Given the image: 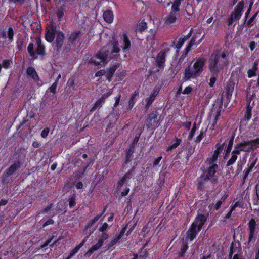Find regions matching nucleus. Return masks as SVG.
<instances>
[{
    "label": "nucleus",
    "mask_w": 259,
    "mask_h": 259,
    "mask_svg": "<svg viewBox=\"0 0 259 259\" xmlns=\"http://www.w3.org/2000/svg\"><path fill=\"white\" fill-rule=\"evenodd\" d=\"M183 0H174L171 7V10L168 15L164 18L165 23L169 24L174 23L179 16L180 6Z\"/></svg>",
    "instance_id": "39448f33"
},
{
    "label": "nucleus",
    "mask_w": 259,
    "mask_h": 259,
    "mask_svg": "<svg viewBox=\"0 0 259 259\" xmlns=\"http://www.w3.org/2000/svg\"><path fill=\"white\" fill-rule=\"evenodd\" d=\"M103 245V243H101V241H98L97 243L95 245H93L88 251V252L90 253H92L94 251L97 250L99 249Z\"/></svg>",
    "instance_id": "473e14b6"
},
{
    "label": "nucleus",
    "mask_w": 259,
    "mask_h": 259,
    "mask_svg": "<svg viewBox=\"0 0 259 259\" xmlns=\"http://www.w3.org/2000/svg\"><path fill=\"white\" fill-rule=\"evenodd\" d=\"M10 2H13L17 4L22 5L26 1V0H9Z\"/></svg>",
    "instance_id": "5fc2aeb1"
},
{
    "label": "nucleus",
    "mask_w": 259,
    "mask_h": 259,
    "mask_svg": "<svg viewBox=\"0 0 259 259\" xmlns=\"http://www.w3.org/2000/svg\"><path fill=\"white\" fill-rule=\"evenodd\" d=\"M103 17L105 22L108 23H111L114 18L113 12L110 10L104 11L103 14Z\"/></svg>",
    "instance_id": "2eb2a0df"
},
{
    "label": "nucleus",
    "mask_w": 259,
    "mask_h": 259,
    "mask_svg": "<svg viewBox=\"0 0 259 259\" xmlns=\"http://www.w3.org/2000/svg\"><path fill=\"white\" fill-rule=\"evenodd\" d=\"M108 237V235L106 233H103L101 235L99 241H101V243H103L104 240H106Z\"/></svg>",
    "instance_id": "3c124183"
},
{
    "label": "nucleus",
    "mask_w": 259,
    "mask_h": 259,
    "mask_svg": "<svg viewBox=\"0 0 259 259\" xmlns=\"http://www.w3.org/2000/svg\"><path fill=\"white\" fill-rule=\"evenodd\" d=\"M138 95H139V93L138 92H136V91H135L132 95V96L131 97V98H130V100L129 102H128V109L130 110H131L133 108V106H134V104H135V103L136 102V99L135 98H136V97L137 96H138Z\"/></svg>",
    "instance_id": "bb28decb"
},
{
    "label": "nucleus",
    "mask_w": 259,
    "mask_h": 259,
    "mask_svg": "<svg viewBox=\"0 0 259 259\" xmlns=\"http://www.w3.org/2000/svg\"><path fill=\"white\" fill-rule=\"evenodd\" d=\"M27 51L29 54V55L36 59L37 56L36 53L34 51V44L33 43H30L27 47Z\"/></svg>",
    "instance_id": "c756f323"
},
{
    "label": "nucleus",
    "mask_w": 259,
    "mask_h": 259,
    "mask_svg": "<svg viewBox=\"0 0 259 259\" xmlns=\"http://www.w3.org/2000/svg\"><path fill=\"white\" fill-rule=\"evenodd\" d=\"M123 43L124 46L122 47V49L124 51L126 50L127 49H129L131 47V41L126 34H123Z\"/></svg>",
    "instance_id": "393cba45"
},
{
    "label": "nucleus",
    "mask_w": 259,
    "mask_h": 259,
    "mask_svg": "<svg viewBox=\"0 0 259 259\" xmlns=\"http://www.w3.org/2000/svg\"><path fill=\"white\" fill-rule=\"evenodd\" d=\"M256 42L251 41L249 44V48L251 51H253L256 47Z\"/></svg>",
    "instance_id": "338daca9"
},
{
    "label": "nucleus",
    "mask_w": 259,
    "mask_h": 259,
    "mask_svg": "<svg viewBox=\"0 0 259 259\" xmlns=\"http://www.w3.org/2000/svg\"><path fill=\"white\" fill-rule=\"evenodd\" d=\"M138 141L139 137H135L131 146H133L135 148V146L137 144Z\"/></svg>",
    "instance_id": "0e129e2a"
},
{
    "label": "nucleus",
    "mask_w": 259,
    "mask_h": 259,
    "mask_svg": "<svg viewBox=\"0 0 259 259\" xmlns=\"http://www.w3.org/2000/svg\"><path fill=\"white\" fill-rule=\"evenodd\" d=\"M192 91V88L190 86H188L185 88V89L183 91L182 93L183 94H189Z\"/></svg>",
    "instance_id": "603ef678"
},
{
    "label": "nucleus",
    "mask_w": 259,
    "mask_h": 259,
    "mask_svg": "<svg viewBox=\"0 0 259 259\" xmlns=\"http://www.w3.org/2000/svg\"><path fill=\"white\" fill-rule=\"evenodd\" d=\"M185 41L182 38H180L178 40H174L172 42V44L171 46H174L175 48L177 49H180L184 44Z\"/></svg>",
    "instance_id": "2f4dec72"
},
{
    "label": "nucleus",
    "mask_w": 259,
    "mask_h": 259,
    "mask_svg": "<svg viewBox=\"0 0 259 259\" xmlns=\"http://www.w3.org/2000/svg\"><path fill=\"white\" fill-rule=\"evenodd\" d=\"M227 196H223L220 200H219L217 203L215 204L214 206V208L216 210H218L221 205H222V203L225 201V200L226 199Z\"/></svg>",
    "instance_id": "58836bf2"
},
{
    "label": "nucleus",
    "mask_w": 259,
    "mask_h": 259,
    "mask_svg": "<svg viewBox=\"0 0 259 259\" xmlns=\"http://www.w3.org/2000/svg\"><path fill=\"white\" fill-rule=\"evenodd\" d=\"M53 237H51L50 239H48L46 242L45 243L42 245L41 246V248H45L46 247V246H48V245L51 242V241L52 240Z\"/></svg>",
    "instance_id": "13d9d810"
},
{
    "label": "nucleus",
    "mask_w": 259,
    "mask_h": 259,
    "mask_svg": "<svg viewBox=\"0 0 259 259\" xmlns=\"http://www.w3.org/2000/svg\"><path fill=\"white\" fill-rule=\"evenodd\" d=\"M206 221V217L203 214H198L186 232V238L191 241L194 240L201 230L202 226Z\"/></svg>",
    "instance_id": "20e7f679"
},
{
    "label": "nucleus",
    "mask_w": 259,
    "mask_h": 259,
    "mask_svg": "<svg viewBox=\"0 0 259 259\" xmlns=\"http://www.w3.org/2000/svg\"><path fill=\"white\" fill-rule=\"evenodd\" d=\"M7 35L8 36L9 41L12 42L13 40V37L14 35V32L13 30L12 27H9L8 30V33Z\"/></svg>",
    "instance_id": "79ce46f5"
},
{
    "label": "nucleus",
    "mask_w": 259,
    "mask_h": 259,
    "mask_svg": "<svg viewBox=\"0 0 259 259\" xmlns=\"http://www.w3.org/2000/svg\"><path fill=\"white\" fill-rule=\"evenodd\" d=\"M19 163H14L7 170V174L8 175H10L13 174L19 167L18 164Z\"/></svg>",
    "instance_id": "c9c22d12"
},
{
    "label": "nucleus",
    "mask_w": 259,
    "mask_h": 259,
    "mask_svg": "<svg viewBox=\"0 0 259 259\" xmlns=\"http://www.w3.org/2000/svg\"><path fill=\"white\" fill-rule=\"evenodd\" d=\"M56 32V30L55 26H52L48 28L46 32V40L49 42H52L54 39Z\"/></svg>",
    "instance_id": "4468645a"
},
{
    "label": "nucleus",
    "mask_w": 259,
    "mask_h": 259,
    "mask_svg": "<svg viewBox=\"0 0 259 259\" xmlns=\"http://www.w3.org/2000/svg\"><path fill=\"white\" fill-rule=\"evenodd\" d=\"M64 38L65 36L63 32L59 31L57 33V36L54 44L55 47L56 48V50L58 52H60L62 48Z\"/></svg>",
    "instance_id": "9b49d317"
},
{
    "label": "nucleus",
    "mask_w": 259,
    "mask_h": 259,
    "mask_svg": "<svg viewBox=\"0 0 259 259\" xmlns=\"http://www.w3.org/2000/svg\"><path fill=\"white\" fill-rule=\"evenodd\" d=\"M253 97H251L249 100L250 101L248 102H249L247 107H246V112H245V116H244V118H245V119L248 121L249 120L251 117H252V112H251V110H252V108L253 107V106H254V104L253 103L251 105H250V102H251V100L252 99V98Z\"/></svg>",
    "instance_id": "f3484780"
},
{
    "label": "nucleus",
    "mask_w": 259,
    "mask_h": 259,
    "mask_svg": "<svg viewBox=\"0 0 259 259\" xmlns=\"http://www.w3.org/2000/svg\"><path fill=\"white\" fill-rule=\"evenodd\" d=\"M154 97H152L151 95L149 97L146 99L145 101L146 102V107H148L150 104L153 102L154 101Z\"/></svg>",
    "instance_id": "49530a36"
},
{
    "label": "nucleus",
    "mask_w": 259,
    "mask_h": 259,
    "mask_svg": "<svg viewBox=\"0 0 259 259\" xmlns=\"http://www.w3.org/2000/svg\"><path fill=\"white\" fill-rule=\"evenodd\" d=\"M188 53H186V50H185V52L181 55L180 58L179 59L177 67H178V69L180 70L182 68V64L185 63L187 61V59H186V57L187 56Z\"/></svg>",
    "instance_id": "4be33fe9"
},
{
    "label": "nucleus",
    "mask_w": 259,
    "mask_h": 259,
    "mask_svg": "<svg viewBox=\"0 0 259 259\" xmlns=\"http://www.w3.org/2000/svg\"><path fill=\"white\" fill-rule=\"evenodd\" d=\"M104 101L105 100L101 96V97L96 102L94 106L91 109V111L93 112L95 111L97 108H100L102 106V104L104 102Z\"/></svg>",
    "instance_id": "c85d7f7f"
},
{
    "label": "nucleus",
    "mask_w": 259,
    "mask_h": 259,
    "mask_svg": "<svg viewBox=\"0 0 259 259\" xmlns=\"http://www.w3.org/2000/svg\"><path fill=\"white\" fill-rule=\"evenodd\" d=\"M188 249V246L186 244H184L182 248H181V252L182 254H184L187 249Z\"/></svg>",
    "instance_id": "774afa93"
},
{
    "label": "nucleus",
    "mask_w": 259,
    "mask_h": 259,
    "mask_svg": "<svg viewBox=\"0 0 259 259\" xmlns=\"http://www.w3.org/2000/svg\"><path fill=\"white\" fill-rule=\"evenodd\" d=\"M234 139V135H232L229 140L227 147L226 149L225 150V154L224 156V159L225 160H227V159L229 157V155L230 154V153L232 148L233 147Z\"/></svg>",
    "instance_id": "dca6fc26"
},
{
    "label": "nucleus",
    "mask_w": 259,
    "mask_h": 259,
    "mask_svg": "<svg viewBox=\"0 0 259 259\" xmlns=\"http://www.w3.org/2000/svg\"><path fill=\"white\" fill-rule=\"evenodd\" d=\"M195 38L194 37H192V38L191 39L189 44L188 45V46H187V47L186 48V49L185 50H186V53H188L190 51L191 47L195 44Z\"/></svg>",
    "instance_id": "4c0bfd02"
},
{
    "label": "nucleus",
    "mask_w": 259,
    "mask_h": 259,
    "mask_svg": "<svg viewBox=\"0 0 259 259\" xmlns=\"http://www.w3.org/2000/svg\"><path fill=\"white\" fill-rule=\"evenodd\" d=\"M232 91L230 89H227L226 90V97H227V98L228 99H229L232 95Z\"/></svg>",
    "instance_id": "bf43d9fd"
},
{
    "label": "nucleus",
    "mask_w": 259,
    "mask_h": 259,
    "mask_svg": "<svg viewBox=\"0 0 259 259\" xmlns=\"http://www.w3.org/2000/svg\"><path fill=\"white\" fill-rule=\"evenodd\" d=\"M134 149L133 146H130L126 153V162H128L131 160V156L134 153Z\"/></svg>",
    "instance_id": "72a5a7b5"
},
{
    "label": "nucleus",
    "mask_w": 259,
    "mask_h": 259,
    "mask_svg": "<svg viewBox=\"0 0 259 259\" xmlns=\"http://www.w3.org/2000/svg\"><path fill=\"white\" fill-rule=\"evenodd\" d=\"M129 191H130V188H126L125 189H124V190H123L121 192L122 196H125L126 195H127V194L128 193Z\"/></svg>",
    "instance_id": "680f3d73"
},
{
    "label": "nucleus",
    "mask_w": 259,
    "mask_h": 259,
    "mask_svg": "<svg viewBox=\"0 0 259 259\" xmlns=\"http://www.w3.org/2000/svg\"><path fill=\"white\" fill-rule=\"evenodd\" d=\"M211 74V77L209 80V85L210 87H213L214 86V84L216 81L217 77L218 75H214L213 74Z\"/></svg>",
    "instance_id": "a19ab883"
},
{
    "label": "nucleus",
    "mask_w": 259,
    "mask_h": 259,
    "mask_svg": "<svg viewBox=\"0 0 259 259\" xmlns=\"http://www.w3.org/2000/svg\"><path fill=\"white\" fill-rule=\"evenodd\" d=\"M147 28V23L144 21L141 22L136 30V33H142Z\"/></svg>",
    "instance_id": "a878e982"
},
{
    "label": "nucleus",
    "mask_w": 259,
    "mask_h": 259,
    "mask_svg": "<svg viewBox=\"0 0 259 259\" xmlns=\"http://www.w3.org/2000/svg\"><path fill=\"white\" fill-rule=\"evenodd\" d=\"M49 132V128H46L44 129L41 132V136L45 138L47 137Z\"/></svg>",
    "instance_id": "09e8293b"
},
{
    "label": "nucleus",
    "mask_w": 259,
    "mask_h": 259,
    "mask_svg": "<svg viewBox=\"0 0 259 259\" xmlns=\"http://www.w3.org/2000/svg\"><path fill=\"white\" fill-rule=\"evenodd\" d=\"M27 74L34 80L37 81L38 80L39 77L35 69L32 67H29L27 68L26 71Z\"/></svg>",
    "instance_id": "6ab92c4d"
},
{
    "label": "nucleus",
    "mask_w": 259,
    "mask_h": 259,
    "mask_svg": "<svg viewBox=\"0 0 259 259\" xmlns=\"http://www.w3.org/2000/svg\"><path fill=\"white\" fill-rule=\"evenodd\" d=\"M118 67V65H114L110 67L106 72V76L107 79L110 81L115 70Z\"/></svg>",
    "instance_id": "412c9836"
},
{
    "label": "nucleus",
    "mask_w": 259,
    "mask_h": 259,
    "mask_svg": "<svg viewBox=\"0 0 259 259\" xmlns=\"http://www.w3.org/2000/svg\"><path fill=\"white\" fill-rule=\"evenodd\" d=\"M257 15V13H256V14H255L253 16H252L251 17V18L247 22L248 25H251L252 23L253 22V21L255 19Z\"/></svg>",
    "instance_id": "4d7b16f0"
},
{
    "label": "nucleus",
    "mask_w": 259,
    "mask_h": 259,
    "mask_svg": "<svg viewBox=\"0 0 259 259\" xmlns=\"http://www.w3.org/2000/svg\"><path fill=\"white\" fill-rule=\"evenodd\" d=\"M54 223V221L52 219H49L48 221H47L44 224H43V226L45 227L47 225L52 224Z\"/></svg>",
    "instance_id": "69168bd1"
},
{
    "label": "nucleus",
    "mask_w": 259,
    "mask_h": 259,
    "mask_svg": "<svg viewBox=\"0 0 259 259\" xmlns=\"http://www.w3.org/2000/svg\"><path fill=\"white\" fill-rule=\"evenodd\" d=\"M255 163H252L251 165L249 166V168H248L245 171V176H247L248 174L251 170V169L254 167Z\"/></svg>",
    "instance_id": "e2e57ef3"
},
{
    "label": "nucleus",
    "mask_w": 259,
    "mask_h": 259,
    "mask_svg": "<svg viewBox=\"0 0 259 259\" xmlns=\"http://www.w3.org/2000/svg\"><path fill=\"white\" fill-rule=\"evenodd\" d=\"M108 227V225L106 223H104L102 226L99 228V231L103 232L107 229Z\"/></svg>",
    "instance_id": "6e6d98bb"
},
{
    "label": "nucleus",
    "mask_w": 259,
    "mask_h": 259,
    "mask_svg": "<svg viewBox=\"0 0 259 259\" xmlns=\"http://www.w3.org/2000/svg\"><path fill=\"white\" fill-rule=\"evenodd\" d=\"M258 69V61H255L252 66L251 69H249L247 71V75L249 78H251L253 76L256 75V72Z\"/></svg>",
    "instance_id": "a211bd4d"
},
{
    "label": "nucleus",
    "mask_w": 259,
    "mask_h": 259,
    "mask_svg": "<svg viewBox=\"0 0 259 259\" xmlns=\"http://www.w3.org/2000/svg\"><path fill=\"white\" fill-rule=\"evenodd\" d=\"M249 234L248 241H251L255 237V229H256V222L254 219H251L248 223Z\"/></svg>",
    "instance_id": "ddd939ff"
},
{
    "label": "nucleus",
    "mask_w": 259,
    "mask_h": 259,
    "mask_svg": "<svg viewBox=\"0 0 259 259\" xmlns=\"http://www.w3.org/2000/svg\"><path fill=\"white\" fill-rule=\"evenodd\" d=\"M235 148L239 151L250 152L251 150L256 149V145L253 140H247L237 144Z\"/></svg>",
    "instance_id": "6e6552de"
},
{
    "label": "nucleus",
    "mask_w": 259,
    "mask_h": 259,
    "mask_svg": "<svg viewBox=\"0 0 259 259\" xmlns=\"http://www.w3.org/2000/svg\"><path fill=\"white\" fill-rule=\"evenodd\" d=\"M170 50L169 48H166L161 50L157 55L156 62L158 66L161 68L164 67L165 61V54Z\"/></svg>",
    "instance_id": "9d476101"
},
{
    "label": "nucleus",
    "mask_w": 259,
    "mask_h": 259,
    "mask_svg": "<svg viewBox=\"0 0 259 259\" xmlns=\"http://www.w3.org/2000/svg\"><path fill=\"white\" fill-rule=\"evenodd\" d=\"M203 135V132L201 131L200 132L199 135L196 138L195 142H197V143L200 142L202 138Z\"/></svg>",
    "instance_id": "864d4df0"
},
{
    "label": "nucleus",
    "mask_w": 259,
    "mask_h": 259,
    "mask_svg": "<svg viewBox=\"0 0 259 259\" xmlns=\"http://www.w3.org/2000/svg\"><path fill=\"white\" fill-rule=\"evenodd\" d=\"M57 82H54L52 85L49 88V90L50 92L52 93L53 94H55L56 93V88L57 86Z\"/></svg>",
    "instance_id": "37998d69"
},
{
    "label": "nucleus",
    "mask_w": 259,
    "mask_h": 259,
    "mask_svg": "<svg viewBox=\"0 0 259 259\" xmlns=\"http://www.w3.org/2000/svg\"><path fill=\"white\" fill-rule=\"evenodd\" d=\"M218 168V165L217 164H211L210 163H208V165H207V169L204 172L199 180V185L200 187L203 184V181L209 180L210 178L214 176V174Z\"/></svg>",
    "instance_id": "423d86ee"
},
{
    "label": "nucleus",
    "mask_w": 259,
    "mask_h": 259,
    "mask_svg": "<svg viewBox=\"0 0 259 259\" xmlns=\"http://www.w3.org/2000/svg\"><path fill=\"white\" fill-rule=\"evenodd\" d=\"M205 63V59L202 58L198 59L193 66L189 65L185 69L183 79L187 81L191 78L195 79L200 76L203 71Z\"/></svg>",
    "instance_id": "7ed1b4c3"
},
{
    "label": "nucleus",
    "mask_w": 259,
    "mask_h": 259,
    "mask_svg": "<svg viewBox=\"0 0 259 259\" xmlns=\"http://www.w3.org/2000/svg\"><path fill=\"white\" fill-rule=\"evenodd\" d=\"M75 204V195L71 196L69 198V204L70 207H72L74 206Z\"/></svg>",
    "instance_id": "c03bdc74"
},
{
    "label": "nucleus",
    "mask_w": 259,
    "mask_h": 259,
    "mask_svg": "<svg viewBox=\"0 0 259 259\" xmlns=\"http://www.w3.org/2000/svg\"><path fill=\"white\" fill-rule=\"evenodd\" d=\"M158 113L157 111L151 112L148 115V117L145 121V124L148 128H155L159 125L158 119Z\"/></svg>",
    "instance_id": "1a4fd4ad"
},
{
    "label": "nucleus",
    "mask_w": 259,
    "mask_h": 259,
    "mask_svg": "<svg viewBox=\"0 0 259 259\" xmlns=\"http://www.w3.org/2000/svg\"><path fill=\"white\" fill-rule=\"evenodd\" d=\"M102 214L97 215L93 219L90 220L87 224L84 227L85 230H88L91 227H92L94 224L99 219V218L101 217Z\"/></svg>",
    "instance_id": "b1692460"
},
{
    "label": "nucleus",
    "mask_w": 259,
    "mask_h": 259,
    "mask_svg": "<svg viewBox=\"0 0 259 259\" xmlns=\"http://www.w3.org/2000/svg\"><path fill=\"white\" fill-rule=\"evenodd\" d=\"M225 144V142H224L222 144L220 143H217L215 145L216 150L214 151L218 152V154H220L223 150V149L224 148Z\"/></svg>",
    "instance_id": "e433bc0d"
},
{
    "label": "nucleus",
    "mask_w": 259,
    "mask_h": 259,
    "mask_svg": "<svg viewBox=\"0 0 259 259\" xmlns=\"http://www.w3.org/2000/svg\"><path fill=\"white\" fill-rule=\"evenodd\" d=\"M228 64L227 55L224 51L217 52L210 59L208 69L211 74L218 75Z\"/></svg>",
    "instance_id": "f03ea898"
},
{
    "label": "nucleus",
    "mask_w": 259,
    "mask_h": 259,
    "mask_svg": "<svg viewBox=\"0 0 259 259\" xmlns=\"http://www.w3.org/2000/svg\"><path fill=\"white\" fill-rule=\"evenodd\" d=\"M239 205H240V202L238 201L236 202L231 207L230 210L233 212L235 209V208Z\"/></svg>",
    "instance_id": "052dcab7"
},
{
    "label": "nucleus",
    "mask_w": 259,
    "mask_h": 259,
    "mask_svg": "<svg viewBox=\"0 0 259 259\" xmlns=\"http://www.w3.org/2000/svg\"><path fill=\"white\" fill-rule=\"evenodd\" d=\"M240 154V152L237 149L234 147V150L232 152V156L228 162H235L238 157V155Z\"/></svg>",
    "instance_id": "cd10ccee"
},
{
    "label": "nucleus",
    "mask_w": 259,
    "mask_h": 259,
    "mask_svg": "<svg viewBox=\"0 0 259 259\" xmlns=\"http://www.w3.org/2000/svg\"><path fill=\"white\" fill-rule=\"evenodd\" d=\"M196 130V123H194L193 124V127L191 129V131L188 136L189 139L191 140L193 138V137L194 136Z\"/></svg>",
    "instance_id": "ea45409f"
},
{
    "label": "nucleus",
    "mask_w": 259,
    "mask_h": 259,
    "mask_svg": "<svg viewBox=\"0 0 259 259\" xmlns=\"http://www.w3.org/2000/svg\"><path fill=\"white\" fill-rule=\"evenodd\" d=\"M11 62V61H10L9 60H4L3 61L2 66L5 69H8L10 65Z\"/></svg>",
    "instance_id": "a18cd8bd"
},
{
    "label": "nucleus",
    "mask_w": 259,
    "mask_h": 259,
    "mask_svg": "<svg viewBox=\"0 0 259 259\" xmlns=\"http://www.w3.org/2000/svg\"><path fill=\"white\" fill-rule=\"evenodd\" d=\"M131 178L130 172L125 174L118 182V186H121Z\"/></svg>",
    "instance_id": "7c9ffc66"
},
{
    "label": "nucleus",
    "mask_w": 259,
    "mask_h": 259,
    "mask_svg": "<svg viewBox=\"0 0 259 259\" xmlns=\"http://www.w3.org/2000/svg\"><path fill=\"white\" fill-rule=\"evenodd\" d=\"M37 45L36 53L38 55H43L45 53V46L41 44V40L38 39L36 40Z\"/></svg>",
    "instance_id": "5701e85b"
},
{
    "label": "nucleus",
    "mask_w": 259,
    "mask_h": 259,
    "mask_svg": "<svg viewBox=\"0 0 259 259\" xmlns=\"http://www.w3.org/2000/svg\"><path fill=\"white\" fill-rule=\"evenodd\" d=\"M243 7L244 2L243 1L239 2L235 7L234 11L232 12L228 19L229 26L231 25L234 22L238 20L240 18Z\"/></svg>",
    "instance_id": "0eeeda50"
},
{
    "label": "nucleus",
    "mask_w": 259,
    "mask_h": 259,
    "mask_svg": "<svg viewBox=\"0 0 259 259\" xmlns=\"http://www.w3.org/2000/svg\"><path fill=\"white\" fill-rule=\"evenodd\" d=\"M82 33L81 31L76 30L72 32L68 37V41L73 44H76L81 37Z\"/></svg>",
    "instance_id": "f8f14e48"
},
{
    "label": "nucleus",
    "mask_w": 259,
    "mask_h": 259,
    "mask_svg": "<svg viewBox=\"0 0 259 259\" xmlns=\"http://www.w3.org/2000/svg\"><path fill=\"white\" fill-rule=\"evenodd\" d=\"M111 46L112 47L111 50L105 49H101L95 58H92L90 59L91 63L97 66H102L107 64L109 61L108 59L111 58L110 55L113 53H118L120 51V49L118 47V42L114 38H112Z\"/></svg>",
    "instance_id": "f257e3e1"
},
{
    "label": "nucleus",
    "mask_w": 259,
    "mask_h": 259,
    "mask_svg": "<svg viewBox=\"0 0 259 259\" xmlns=\"http://www.w3.org/2000/svg\"><path fill=\"white\" fill-rule=\"evenodd\" d=\"M78 250H79L76 247L74 248L73 249H72L70 251L69 255L67 257L66 259H70V258H71L74 255H75L78 251Z\"/></svg>",
    "instance_id": "de8ad7c7"
},
{
    "label": "nucleus",
    "mask_w": 259,
    "mask_h": 259,
    "mask_svg": "<svg viewBox=\"0 0 259 259\" xmlns=\"http://www.w3.org/2000/svg\"><path fill=\"white\" fill-rule=\"evenodd\" d=\"M181 143V140L178 138H176L175 143L167 147V150L170 151L173 149L176 148Z\"/></svg>",
    "instance_id": "f704fd0d"
},
{
    "label": "nucleus",
    "mask_w": 259,
    "mask_h": 259,
    "mask_svg": "<svg viewBox=\"0 0 259 259\" xmlns=\"http://www.w3.org/2000/svg\"><path fill=\"white\" fill-rule=\"evenodd\" d=\"M219 155L218 152L214 151L209 162H215L218 160Z\"/></svg>",
    "instance_id": "8fccbe9b"
},
{
    "label": "nucleus",
    "mask_w": 259,
    "mask_h": 259,
    "mask_svg": "<svg viewBox=\"0 0 259 259\" xmlns=\"http://www.w3.org/2000/svg\"><path fill=\"white\" fill-rule=\"evenodd\" d=\"M126 230V228L124 227L120 231L119 234L114 239H112L108 244V247H111L114 245L123 236Z\"/></svg>",
    "instance_id": "aec40b11"
}]
</instances>
